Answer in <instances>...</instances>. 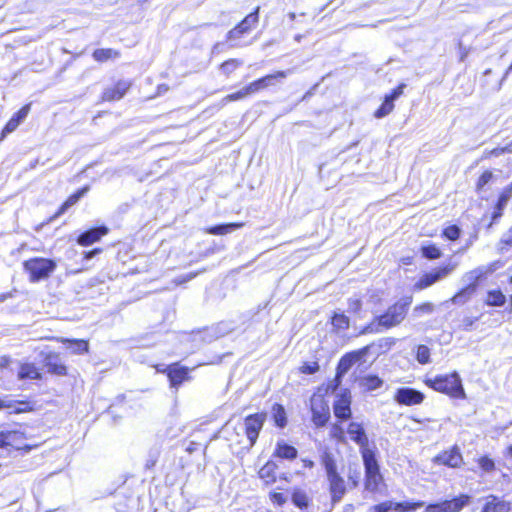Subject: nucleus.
Instances as JSON below:
<instances>
[{
	"label": "nucleus",
	"mask_w": 512,
	"mask_h": 512,
	"mask_svg": "<svg viewBox=\"0 0 512 512\" xmlns=\"http://www.w3.org/2000/svg\"><path fill=\"white\" fill-rule=\"evenodd\" d=\"M312 422L316 427H323L330 418V409L327 402L320 395H313L311 400Z\"/></svg>",
	"instance_id": "423d86ee"
},
{
	"label": "nucleus",
	"mask_w": 512,
	"mask_h": 512,
	"mask_svg": "<svg viewBox=\"0 0 512 512\" xmlns=\"http://www.w3.org/2000/svg\"><path fill=\"white\" fill-rule=\"evenodd\" d=\"M341 381H342V378H338V374H336V376L333 379V381L331 383H329L327 389L332 391V392L336 391L337 388L340 386Z\"/></svg>",
	"instance_id": "0e129e2a"
},
{
	"label": "nucleus",
	"mask_w": 512,
	"mask_h": 512,
	"mask_svg": "<svg viewBox=\"0 0 512 512\" xmlns=\"http://www.w3.org/2000/svg\"><path fill=\"white\" fill-rule=\"evenodd\" d=\"M394 343V340L392 338H383L381 340H379V344L378 346L380 348H390L391 345Z\"/></svg>",
	"instance_id": "69168bd1"
},
{
	"label": "nucleus",
	"mask_w": 512,
	"mask_h": 512,
	"mask_svg": "<svg viewBox=\"0 0 512 512\" xmlns=\"http://www.w3.org/2000/svg\"><path fill=\"white\" fill-rule=\"evenodd\" d=\"M416 359L420 364H427L430 362V349L426 345H419L417 347Z\"/></svg>",
	"instance_id": "c03bdc74"
},
{
	"label": "nucleus",
	"mask_w": 512,
	"mask_h": 512,
	"mask_svg": "<svg viewBox=\"0 0 512 512\" xmlns=\"http://www.w3.org/2000/svg\"><path fill=\"white\" fill-rule=\"evenodd\" d=\"M265 419L266 416L263 413L252 414L245 418L242 429L245 431L246 437L249 441V447L254 446L256 443Z\"/></svg>",
	"instance_id": "0eeeda50"
},
{
	"label": "nucleus",
	"mask_w": 512,
	"mask_h": 512,
	"mask_svg": "<svg viewBox=\"0 0 512 512\" xmlns=\"http://www.w3.org/2000/svg\"><path fill=\"white\" fill-rule=\"evenodd\" d=\"M297 449L294 446H291L285 442H278L275 455L282 459L293 460L297 457Z\"/></svg>",
	"instance_id": "c85d7f7f"
},
{
	"label": "nucleus",
	"mask_w": 512,
	"mask_h": 512,
	"mask_svg": "<svg viewBox=\"0 0 512 512\" xmlns=\"http://www.w3.org/2000/svg\"><path fill=\"white\" fill-rule=\"evenodd\" d=\"M347 434L350 439L354 441L359 447L361 455L364 456V452H373L369 449V440L365 432V429L361 423L351 422L347 428Z\"/></svg>",
	"instance_id": "9d476101"
},
{
	"label": "nucleus",
	"mask_w": 512,
	"mask_h": 512,
	"mask_svg": "<svg viewBox=\"0 0 512 512\" xmlns=\"http://www.w3.org/2000/svg\"><path fill=\"white\" fill-rule=\"evenodd\" d=\"M425 512H443L441 503L428 505Z\"/></svg>",
	"instance_id": "338daca9"
},
{
	"label": "nucleus",
	"mask_w": 512,
	"mask_h": 512,
	"mask_svg": "<svg viewBox=\"0 0 512 512\" xmlns=\"http://www.w3.org/2000/svg\"><path fill=\"white\" fill-rule=\"evenodd\" d=\"M272 416L276 426L284 428L287 424L286 411L281 404H274L272 407Z\"/></svg>",
	"instance_id": "c9c22d12"
},
{
	"label": "nucleus",
	"mask_w": 512,
	"mask_h": 512,
	"mask_svg": "<svg viewBox=\"0 0 512 512\" xmlns=\"http://www.w3.org/2000/svg\"><path fill=\"white\" fill-rule=\"evenodd\" d=\"M511 510V503L500 499L495 495H489L486 498V503L481 509V512H509Z\"/></svg>",
	"instance_id": "6ab92c4d"
},
{
	"label": "nucleus",
	"mask_w": 512,
	"mask_h": 512,
	"mask_svg": "<svg viewBox=\"0 0 512 512\" xmlns=\"http://www.w3.org/2000/svg\"><path fill=\"white\" fill-rule=\"evenodd\" d=\"M24 433L18 430L0 431V447L11 446L15 449L24 447Z\"/></svg>",
	"instance_id": "2eb2a0df"
},
{
	"label": "nucleus",
	"mask_w": 512,
	"mask_h": 512,
	"mask_svg": "<svg viewBox=\"0 0 512 512\" xmlns=\"http://www.w3.org/2000/svg\"><path fill=\"white\" fill-rule=\"evenodd\" d=\"M320 366L317 361L304 362L299 368V371L303 374H314L319 370Z\"/></svg>",
	"instance_id": "09e8293b"
},
{
	"label": "nucleus",
	"mask_w": 512,
	"mask_h": 512,
	"mask_svg": "<svg viewBox=\"0 0 512 512\" xmlns=\"http://www.w3.org/2000/svg\"><path fill=\"white\" fill-rule=\"evenodd\" d=\"M494 271L493 265L490 266H480L477 267L467 273H465L462 277V282L465 285H473L474 290H477L478 281L483 278L488 273H491Z\"/></svg>",
	"instance_id": "a211bd4d"
},
{
	"label": "nucleus",
	"mask_w": 512,
	"mask_h": 512,
	"mask_svg": "<svg viewBox=\"0 0 512 512\" xmlns=\"http://www.w3.org/2000/svg\"><path fill=\"white\" fill-rule=\"evenodd\" d=\"M435 462L451 468H458L463 462L460 448L455 445L450 450L444 451L435 457Z\"/></svg>",
	"instance_id": "4468645a"
},
{
	"label": "nucleus",
	"mask_w": 512,
	"mask_h": 512,
	"mask_svg": "<svg viewBox=\"0 0 512 512\" xmlns=\"http://www.w3.org/2000/svg\"><path fill=\"white\" fill-rule=\"evenodd\" d=\"M107 233L108 228L106 226L91 228L78 236L77 243L81 246H89L99 241Z\"/></svg>",
	"instance_id": "dca6fc26"
},
{
	"label": "nucleus",
	"mask_w": 512,
	"mask_h": 512,
	"mask_svg": "<svg viewBox=\"0 0 512 512\" xmlns=\"http://www.w3.org/2000/svg\"><path fill=\"white\" fill-rule=\"evenodd\" d=\"M258 13L259 7H257L252 13L247 15L237 26L239 29L247 33L251 30L252 26H254L258 22Z\"/></svg>",
	"instance_id": "4c0bfd02"
},
{
	"label": "nucleus",
	"mask_w": 512,
	"mask_h": 512,
	"mask_svg": "<svg viewBox=\"0 0 512 512\" xmlns=\"http://www.w3.org/2000/svg\"><path fill=\"white\" fill-rule=\"evenodd\" d=\"M333 412L340 421H346L351 418V394L345 389L339 395L333 404Z\"/></svg>",
	"instance_id": "1a4fd4ad"
},
{
	"label": "nucleus",
	"mask_w": 512,
	"mask_h": 512,
	"mask_svg": "<svg viewBox=\"0 0 512 512\" xmlns=\"http://www.w3.org/2000/svg\"><path fill=\"white\" fill-rule=\"evenodd\" d=\"M100 252H101V249H99V248L93 249L91 251H87V252L84 253V258L86 260H90L94 256H96L97 254H99Z\"/></svg>",
	"instance_id": "774afa93"
},
{
	"label": "nucleus",
	"mask_w": 512,
	"mask_h": 512,
	"mask_svg": "<svg viewBox=\"0 0 512 512\" xmlns=\"http://www.w3.org/2000/svg\"><path fill=\"white\" fill-rule=\"evenodd\" d=\"M360 478H361V473L357 470L349 473L348 479H349V482L351 483L352 488H355L358 486Z\"/></svg>",
	"instance_id": "052dcab7"
},
{
	"label": "nucleus",
	"mask_w": 512,
	"mask_h": 512,
	"mask_svg": "<svg viewBox=\"0 0 512 512\" xmlns=\"http://www.w3.org/2000/svg\"><path fill=\"white\" fill-rule=\"evenodd\" d=\"M18 378L37 380L41 378V373L33 363H23L18 371Z\"/></svg>",
	"instance_id": "bb28decb"
},
{
	"label": "nucleus",
	"mask_w": 512,
	"mask_h": 512,
	"mask_svg": "<svg viewBox=\"0 0 512 512\" xmlns=\"http://www.w3.org/2000/svg\"><path fill=\"white\" fill-rule=\"evenodd\" d=\"M358 385L362 390L371 392L379 389L383 385V380L377 375H366L359 378Z\"/></svg>",
	"instance_id": "5701e85b"
},
{
	"label": "nucleus",
	"mask_w": 512,
	"mask_h": 512,
	"mask_svg": "<svg viewBox=\"0 0 512 512\" xmlns=\"http://www.w3.org/2000/svg\"><path fill=\"white\" fill-rule=\"evenodd\" d=\"M330 435L339 441H343L345 437V431L340 424H333L331 427Z\"/></svg>",
	"instance_id": "5fc2aeb1"
},
{
	"label": "nucleus",
	"mask_w": 512,
	"mask_h": 512,
	"mask_svg": "<svg viewBox=\"0 0 512 512\" xmlns=\"http://www.w3.org/2000/svg\"><path fill=\"white\" fill-rule=\"evenodd\" d=\"M425 395L411 387L398 388L394 395V400L400 405L412 406L423 402Z\"/></svg>",
	"instance_id": "6e6552de"
},
{
	"label": "nucleus",
	"mask_w": 512,
	"mask_h": 512,
	"mask_svg": "<svg viewBox=\"0 0 512 512\" xmlns=\"http://www.w3.org/2000/svg\"><path fill=\"white\" fill-rule=\"evenodd\" d=\"M425 384L433 390L447 394L452 398L464 399L466 397L462 380L457 372L427 377Z\"/></svg>",
	"instance_id": "f03ea898"
},
{
	"label": "nucleus",
	"mask_w": 512,
	"mask_h": 512,
	"mask_svg": "<svg viewBox=\"0 0 512 512\" xmlns=\"http://www.w3.org/2000/svg\"><path fill=\"white\" fill-rule=\"evenodd\" d=\"M270 500L277 505H283L286 501V497L283 493L273 492L270 494Z\"/></svg>",
	"instance_id": "bf43d9fd"
},
{
	"label": "nucleus",
	"mask_w": 512,
	"mask_h": 512,
	"mask_svg": "<svg viewBox=\"0 0 512 512\" xmlns=\"http://www.w3.org/2000/svg\"><path fill=\"white\" fill-rule=\"evenodd\" d=\"M405 87L406 85L402 83L393 89L391 93L387 94L381 106L375 111L374 116L376 118H383L390 114L394 109V101L403 94Z\"/></svg>",
	"instance_id": "ddd939ff"
},
{
	"label": "nucleus",
	"mask_w": 512,
	"mask_h": 512,
	"mask_svg": "<svg viewBox=\"0 0 512 512\" xmlns=\"http://www.w3.org/2000/svg\"><path fill=\"white\" fill-rule=\"evenodd\" d=\"M28 403L14 401L9 396L0 397V409H11L14 413H21L26 410Z\"/></svg>",
	"instance_id": "c756f323"
},
{
	"label": "nucleus",
	"mask_w": 512,
	"mask_h": 512,
	"mask_svg": "<svg viewBox=\"0 0 512 512\" xmlns=\"http://www.w3.org/2000/svg\"><path fill=\"white\" fill-rule=\"evenodd\" d=\"M411 303L412 297H403L399 299L393 305L388 307L383 314L376 316L363 328L361 333H380L384 330L400 325L405 319Z\"/></svg>",
	"instance_id": "f257e3e1"
},
{
	"label": "nucleus",
	"mask_w": 512,
	"mask_h": 512,
	"mask_svg": "<svg viewBox=\"0 0 512 512\" xmlns=\"http://www.w3.org/2000/svg\"><path fill=\"white\" fill-rule=\"evenodd\" d=\"M24 270L29 274L31 282L46 279L56 269V262L52 259L35 257L23 263Z\"/></svg>",
	"instance_id": "7ed1b4c3"
},
{
	"label": "nucleus",
	"mask_w": 512,
	"mask_h": 512,
	"mask_svg": "<svg viewBox=\"0 0 512 512\" xmlns=\"http://www.w3.org/2000/svg\"><path fill=\"white\" fill-rule=\"evenodd\" d=\"M374 347V344L365 346L364 348L360 349L357 352L354 353H348L344 355L337 366L336 374H338V378H342L352 367V365L361 359L362 356L368 353V351Z\"/></svg>",
	"instance_id": "f8f14e48"
},
{
	"label": "nucleus",
	"mask_w": 512,
	"mask_h": 512,
	"mask_svg": "<svg viewBox=\"0 0 512 512\" xmlns=\"http://www.w3.org/2000/svg\"><path fill=\"white\" fill-rule=\"evenodd\" d=\"M362 459L365 467V488L368 491L374 492L378 489V485L382 480L378 461L374 452H364Z\"/></svg>",
	"instance_id": "20e7f679"
},
{
	"label": "nucleus",
	"mask_w": 512,
	"mask_h": 512,
	"mask_svg": "<svg viewBox=\"0 0 512 512\" xmlns=\"http://www.w3.org/2000/svg\"><path fill=\"white\" fill-rule=\"evenodd\" d=\"M422 256L429 260L439 259L442 256L441 250L435 244H427L421 247Z\"/></svg>",
	"instance_id": "ea45409f"
},
{
	"label": "nucleus",
	"mask_w": 512,
	"mask_h": 512,
	"mask_svg": "<svg viewBox=\"0 0 512 512\" xmlns=\"http://www.w3.org/2000/svg\"><path fill=\"white\" fill-rule=\"evenodd\" d=\"M511 194H512V189L503 192L499 196L495 210L492 213L493 221H496L497 219H499L502 216L503 210L506 207V205L511 197Z\"/></svg>",
	"instance_id": "72a5a7b5"
},
{
	"label": "nucleus",
	"mask_w": 512,
	"mask_h": 512,
	"mask_svg": "<svg viewBox=\"0 0 512 512\" xmlns=\"http://www.w3.org/2000/svg\"><path fill=\"white\" fill-rule=\"evenodd\" d=\"M89 190V187H83L70 195L67 200L60 206L58 211L55 213L53 218H57L60 215L64 214L70 207L75 205Z\"/></svg>",
	"instance_id": "4be33fe9"
},
{
	"label": "nucleus",
	"mask_w": 512,
	"mask_h": 512,
	"mask_svg": "<svg viewBox=\"0 0 512 512\" xmlns=\"http://www.w3.org/2000/svg\"><path fill=\"white\" fill-rule=\"evenodd\" d=\"M19 125V120H16V118L11 117V119L7 122V124L2 130L1 138H4L7 134H10L13 131H15Z\"/></svg>",
	"instance_id": "864d4df0"
},
{
	"label": "nucleus",
	"mask_w": 512,
	"mask_h": 512,
	"mask_svg": "<svg viewBox=\"0 0 512 512\" xmlns=\"http://www.w3.org/2000/svg\"><path fill=\"white\" fill-rule=\"evenodd\" d=\"M167 376L172 387L177 388L188 379V369L178 364L170 365L167 368Z\"/></svg>",
	"instance_id": "aec40b11"
},
{
	"label": "nucleus",
	"mask_w": 512,
	"mask_h": 512,
	"mask_svg": "<svg viewBox=\"0 0 512 512\" xmlns=\"http://www.w3.org/2000/svg\"><path fill=\"white\" fill-rule=\"evenodd\" d=\"M320 461H321L322 466L325 469L326 475L338 472L334 455L328 449H325L321 453Z\"/></svg>",
	"instance_id": "7c9ffc66"
},
{
	"label": "nucleus",
	"mask_w": 512,
	"mask_h": 512,
	"mask_svg": "<svg viewBox=\"0 0 512 512\" xmlns=\"http://www.w3.org/2000/svg\"><path fill=\"white\" fill-rule=\"evenodd\" d=\"M293 72V69H289L287 71H277L273 74L266 75L262 77V81L264 83L265 88L269 86H273L276 84L277 80L286 78L289 74Z\"/></svg>",
	"instance_id": "58836bf2"
},
{
	"label": "nucleus",
	"mask_w": 512,
	"mask_h": 512,
	"mask_svg": "<svg viewBox=\"0 0 512 512\" xmlns=\"http://www.w3.org/2000/svg\"><path fill=\"white\" fill-rule=\"evenodd\" d=\"M29 111H30V104H27V105L23 106L18 112H16L12 117L16 118V120H19V123H21L27 117Z\"/></svg>",
	"instance_id": "4d7b16f0"
},
{
	"label": "nucleus",
	"mask_w": 512,
	"mask_h": 512,
	"mask_svg": "<svg viewBox=\"0 0 512 512\" xmlns=\"http://www.w3.org/2000/svg\"><path fill=\"white\" fill-rule=\"evenodd\" d=\"M349 318L344 314H335L332 318V325L338 330H345L349 327Z\"/></svg>",
	"instance_id": "37998d69"
},
{
	"label": "nucleus",
	"mask_w": 512,
	"mask_h": 512,
	"mask_svg": "<svg viewBox=\"0 0 512 512\" xmlns=\"http://www.w3.org/2000/svg\"><path fill=\"white\" fill-rule=\"evenodd\" d=\"M475 292L473 285H465L450 299V302L455 305H463L471 299Z\"/></svg>",
	"instance_id": "cd10ccee"
},
{
	"label": "nucleus",
	"mask_w": 512,
	"mask_h": 512,
	"mask_svg": "<svg viewBox=\"0 0 512 512\" xmlns=\"http://www.w3.org/2000/svg\"><path fill=\"white\" fill-rule=\"evenodd\" d=\"M469 502V496L462 495L458 498H454L450 501H444L441 503L443 512H460L464 506Z\"/></svg>",
	"instance_id": "393cba45"
},
{
	"label": "nucleus",
	"mask_w": 512,
	"mask_h": 512,
	"mask_svg": "<svg viewBox=\"0 0 512 512\" xmlns=\"http://www.w3.org/2000/svg\"><path fill=\"white\" fill-rule=\"evenodd\" d=\"M119 53L113 49H96L93 52V58L96 61L103 62L106 61L112 57H118Z\"/></svg>",
	"instance_id": "79ce46f5"
},
{
	"label": "nucleus",
	"mask_w": 512,
	"mask_h": 512,
	"mask_svg": "<svg viewBox=\"0 0 512 512\" xmlns=\"http://www.w3.org/2000/svg\"><path fill=\"white\" fill-rule=\"evenodd\" d=\"M131 82L128 80H120L113 87L106 88L103 92L102 99L104 101L120 100L129 90Z\"/></svg>",
	"instance_id": "f3484780"
},
{
	"label": "nucleus",
	"mask_w": 512,
	"mask_h": 512,
	"mask_svg": "<svg viewBox=\"0 0 512 512\" xmlns=\"http://www.w3.org/2000/svg\"><path fill=\"white\" fill-rule=\"evenodd\" d=\"M245 34L242 32L238 26L234 27L227 33V39L228 40H235L241 37V35Z\"/></svg>",
	"instance_id": "680f3d73"
},
{
	"label": "nucleus",
	"mask_w": 512,
	"mask_h": 512,
	"mask_svg": "<svg viewBox=\"0 0 512 512\" xmlns=\"http://www.w3.org/2000/svg\"><path fill=\"white\" fill-rule=\"evenodd\" d=\"M509 247H512V227L502 235L499 242L500 252L503 253Z\"/></svg>",
	"instance_id": "de8ad7c7"
},
{
	"label": "nucleus",
	"mask_w": 512,
	"mask_h": 512,
	"mask_svg": "<svg viewBox=\"0 0 512 512\" xmlns=\"http://www.w3.org/2000/svg\"><path fill=\"white\" fill-rule=\"evenodd\" d=\"M293 504L301 510H307L310 505L308 494L302 489H294L292 493Z\"/></svg>",
	"instance_id": "473e14b6"
},
{
	"label": "nucleus",
	"mask_w": 512,
	"mask_h": 512,
	"mask_svg": "<svg viewBox=\"0 0 512 512\" xmlns=\"http://www.w3.org/2000/svg\"><path fill=\"white\" fill-rule=\"evenodd\" d=\"M243 65V61L239 59H229L223 62L220 66V69L223 74L229 76L232 74L238 67Z\"/></svg>",
	"instance_id": "a19ab883"
},
{
	"label": "nucleus",
	"mask_w": 512,
	"mask_h": 512,
	"mask_svg": "<svg viewBox=\"0 0 512 512\" xmlns=\"http://www.w3.org/2000/svg\"><path fill=\"white\" fill-rule=\"evenodd\" d=\"M60 341L63 344H65L67 349L70 350L74 354H84V353L88 352V349H89L88 342L83 339L61 338Z\"/></svg>",
	"instance_id": "a878e982"
},
{
	"label": "nucleus",
	"mask_w": 512,
	"mask_h": 512,
	"mask_svg": "<svg viewBox=\"0 0 512 512\" xmlns=\"http://www.w3.org/2000/svg\"><path fill=\"white\" fill-rule=\"evenodd\" d=\"M492 178V173L490 171H485L478 179L477 187L481 189L484 187Z\"/></svg>",
	"instance_id": "13d9d810"
},
{
	"label": "nucleus",
	"mask_w": 512,
	"mask_h": 512,
	"mask_svg": "<svg viewBox=\"0 0 512 512\" xmlns=\"http://www.w3.org/2000/svg\"><path fill=\"white\" fill-rule=\"evenodd\" d=\"M506 297L500 290H490L487 293L486 304L494 307H501L505 304Z\"/></svg>",
	"instance_id": "e433bc0d"
},
{
	"label": "nucleus",
	"mask_w": 512,
	"mask_h": 512,
	"mask_svg": "<svg viewBox=\"0 0 512 512\" xmlns=\"http://www.w3.org/2000/svg\"><path fill=\"white\" fill-rule=\"evenodd\" d=\"M276 464L273 462H267L259 471V476L267 484H273L276 481L275 476Z\"/></svg>",
	"instance_id": "f704fd0d"
},
{
	"label": "nucleus",
	"mask_w": 512,
	"mask_h": 512,
	"mask_svg": "<svg viewBox=\"0 0 512 512\" xmlns=\"http://www.w3.org/2000/svg\"><path fill=\"white\" fill-rule=\"evenodd\" d=\"M461 229L457 225H450L443 230L442 235L450 240L455 241L460 237Z\"/></svg>",
	"instance_id": "a18cd8bd"
},
{
	"label": "nucleus",
	"mask_w": 512,
	"mask_h": 512,
	"mask_svg": "<svg viewBox=\"0 0 512 512\" xmlns=\"http://www.w3.org/2000/svg\"><path fill=\"white\" fill-rule=\"evenodd\" d=\"M89 190V187H83L70 195L67 200L60 206L58 211L55 213L53 218H57L60 215L64 214L70 207L75 205Z\"/></svg>",
	"instance_id": "412c9836"
},
{
	"label": "nucleus",
	"mask_w": 512,
	"mask_h": 512,
	"mask_svg": "<svg viewBox=\"0 0 512 512\" xmlns=\"http://www.w3.org/2000/svg\"><path fill=\"white\" fill-rule=\"evenodd\" d=\"M392 506L393 503L387 501L370 507L367 512H388L392 509Z\"/></svg>",
	"instance_id": "6e6d98bb"
},
{
	"label": "nucleus",
	"mask_w": 512,
	"mask_h": 512,
	"mask_svg": "<svg viewBox=\"0 0 512 512\" xmlns=\"http://www.w3.org/2000/svg\"><path fill=\"white\" fill-rule=\"evenodd\" d=\"M326 476L329 483V492L331 495L332 503H338L346 494L345 480L338 472Z\"/></svg>",
	"instance_id": "9b49d317"
},
{
	"label": "nucleus",
	"mask_w": 512,
	"mask_h": 512,
	"mask_svg": "<svg viewBox=\"0 0 512 512\" xmlns=\"http://www.w3.org/2000/svg\"><path fill=\"white\" fill-rule=\"evenodd\" d=\"M479 467L487 473H490L495 470V462L488 456H482L478 459Z\"/></svg>",
	"instance_id": "49530a36"
},
{
	"label": "nucleus",
	"mask_w": 512,
	"mask_h": 512,
	"mask_svg": "<svg viewBox=\"0 0 512 512\" xmlns=\"http://www.w3.org/2000/svg\"><path fill=\"white\" fill-rule=\"evenodd\" d=\"M45 366L48 372L56 374V375H65L66 367L63 365L56 354L49 353L45 357Z\"/></svg>",
	"instance_id": "b1692460"
},
{
	"label": "nucleus",
	"mask_w": 512,
	"mask_h": 512,
	"mask_svg": "<svg viewBox=\"0 0 512 512\" xmlns=\"http://www.w3.org/2000/svg\"><path fill=\"white\" fill-rule=\"evenodd\" d=\"M197 274H198V273H188V274H186V275H184V276H180V277L176 278V279L174 280V282H175V284H177V285H180V284L186 283V282H188V281L192 280L194 277H196V276H197Z\"/></svg>",
	"instance_id": "e2e57ef3"
},
{
	"label": "nucleus",
	"mask_w": 512,
	"mask_h": 512,
	"mask_svg": "<svg viewBox=\"0 0 512 512\" xmlns=\"http://www.w3.org/2000/svg\"><path fill=\"white\" fill-rule=\"evenodd\" d=\"M456 268L455 264H447L446 266L436 268L428 273L423 274L418 281L415 283L414 287L418 290L426 289L438 281L446 278L449 274H451Z\"/></svg>",
	"instance_id": "39448f33"
},
{
	"label": "nucleus",
	"mask_w": 512,
	"mask_h": 512,
	"mask_svg": "<svg viewBox=\"0 0 512 512\" xmlns=\"http://www.w3.org/2000/svg\"><path fill=\"white\" fill-rule=\"evenodd\" d=\"M243 226V223H226V224H219L215 226H211L206 229V232L208 234L212 235H224L233 232L234 230L241 228Z\"/></svg>",
	"instance_id": "2f4dec72"
},
{
	"label": "nucleus",
	"mask_w": 512,
	"mask_h": 512,
	"mask_svg": "<svg viewBox=\"0 0 512 512\" xmlns=\"http://www.w3.org/2000/svg\"><path fill=\"white\" fill-rule=\"evenodd\" d=\"M247 96H249V95L246 91V88L243 87L239 91L225 96L222 101L224 103L231 102V101H238V100L246 98Z\"/></svg>",
	"instance_id": "3c124183"
},
{
	"label": "nucleus",
	"mask_w": 512,
	"mask_h": 512,
	"mask_svg": "<svg viewBox=\"0 0 512 512\" xmlns=\"http://www.w3.org/2000/svg\"><path fill=\"white\" fill-rule=\"evenodd\" d=\"M245 88H246L248 95H252V94L259 92L260 90L265 89V86H264L262 79L259 78L255 81L251 82L247 86H245Z\"/></svg>",
	"instance_id": "603ef678"
},
{
	"label": "nucleus",
	"mask_w": 512,
	"mask_h": 512,
	"mask_svg": "<svg viewBox=\"0 0 512 512\" xmlns=\"http://www.w3.org/2000/svg\"><path fill=\"white\" fill-rule=\"evenodd\" d=\"M434 311V305L430 302L423 303L414 308V314L416 317H420L423 314H431Z\"/></svg>",
	"instance_id": "8fccbe9b"
}]
</instances>
